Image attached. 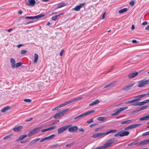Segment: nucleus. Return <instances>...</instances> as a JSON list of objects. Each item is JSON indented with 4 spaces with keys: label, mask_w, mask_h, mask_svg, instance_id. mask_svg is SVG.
<instances>
[{
    "label": "nucleus",
    "mask_w": 149,
    "mask_h": 149,
    "mask_svg": "<svg viewBox=\"0 0 149 149\" xmlns=\"http://www.w3.org/2000/svg\"><path fill=\"white\" fill-rule=\"evenodd\" d=\"M10 62L11 63V66L12 68H15L16 62L15 59L11 58L10 60Z\"/></svg>",
    "instance_id": "obj_18"
},
{
    "label": "nucleus",
    "mask_w": 149,
    "mask_h": 149,
    "mask_svg": "<svg viewBox=\"0 0 149 149\" xmlns=\"http://www.w3.org/2000/svg\"><path fill=\"white\" fill-rule=\"evenodd\" d=\"M149 83V79L145 80L143 79L138 81V86L141 88L144 86Z\"/></svg>",
    "instance_id": "obj_1"
},
{
    "label": "nucleus",
    "mask_w": 149,
    "mask_h": 149,
    "mask_svg": "<svg viewBox=\"0 0 149 149\" xmlns=\"http://www.w3.org/2000/svg\"><path fill=\"white\" fill-rule=\"evenodd\" d=\"M134 3L135 2L133 1H132L129 3V4L131 5L132 6H134Z\"/></svg>",
    "instance_id": "obj_49"
},
{
    "label": "nucleus",
    "mask_w": 149,
    "mask_h": 149,
    "mask_svg": "<svg viewBox=\"0 0 149 149\" xmlns=\"http://www.w3.org/2000/svg\"><path fill=\"white\" fill-rule=\"evenodd\" d=\"M134 84V83H131L129 85L125 86L123 88V89L125 91H127L130 89L133 86Z\"/></svg>",
    "instance_id": "obj_13"
},
{
    "label": "nucleus",
    "mask_w": 149,
    "mask_h": 149,
    "mask_svg": "<svg viewBox=\"0 0 149 149\" xmlns=\"http://www.w3.org/2000/svg\"><path fill=\"white\" fill-rule=\"evenodd\" d=\"M113 139H112L105 143L102 147L104 148V149L107 148L111 146V144L115 142Z\"/></svg>",
    "instance_id": "obj_3"
},
{
    "label": "nucleus",
    "mask_w": 149,
    "mask_h": 149,
    "mask_svg": "<svg viewBox=\"0 0 149 149\" xmlns=\"http://www.w3.org/2000/svg\"><path fill=\"white\" fill-rule=\"evenodd\" d=\"M149 135V132L148 131L146 132H144V133H143V134H142V136H145L147 135Z\"/></svg>",
    "instance_id": "obj_50"
},
{
    "label": "nucleus",
    "mask_w": 149,
    "mask_h": 149,
    "mask_svg": "<svg viewBox=\"0 0 149 149\" xmlns=\"http://www.w3.org/2000/svg\"><path fill=\"white\" fill-rule=\"evenodd\" d=\"M149 102V99L146 100L144 101L139 102V106L143 105Z\"/></svg>",
    "instance_id": "obj_29"
},
{
    "label": "nucleus",
    "mask_w": 149,
    "mask_h": 149,
    "mask_svg": "<svg viewBox=\"0 0 149 149\" xmlns=\"http://www.w3.org/2000/svg\"><path fill=\"white\" fill-rule=\"evenodd\" d=\"M106 13L105 12H104V13L103 14V15L102 16V19H104L105 18V15L106 14Z\"/></svg>",
    "instance_id": "obj_62"
},
{
    "label": "nucleus",
    "mask_w": 149,
    "mask_h": 149,
    "mask_svg": "<svg viewBox=\"0 0 149 149\" xmlns=\"http://www.w3.org/2000/svg\"><path fill=\"white\" fill-rule=\"evenodd\" d=\"M23 46H24V45H23V44H19V45H17V47L18 48H19Z\"/></svg>",
    "instance_id": "obj_59"
},
{
    "label": "nucleus",
    "mask_w": 149,
    "mask_h": 149,
    "mask_svg": "<svg viewBox=\"0 0 149 149\" xmlns=\"http://www.w3.org/2000/svg\"><path fill=\"white\" fill-rule=\"evenodd\" d=\"M59 120H55V121H54V122L52 123V125H55V124L58 123L59 122Z\"/></svg>",
    "instance_id": "obj_52"
},
{
    "label": "nucleus",
    "mask_w": 149,
    "mask_h": 149,
    "mask_svg": "<svg viewBox=\"0 0 149 149\" xmlns=\"http://www.w3.org/2000/svg\"><path fill=\"white\" fill-rule=\"evenodd\" d=\"M12 136V134H10V135H7L5 137H4L3 138V139L4 140H5V139H7L8 138H10V137Z\"/></svg>",
    "instance_id": "obj_41"
},
{
    "label": "nucleus",
    "mask_w": 149,
    "mask_h": 149,
    "mask_svg": "<svg viewBox=\"0 0 149 149\" xmlns=\"http://www.w3.org/2000/svg\"><path fill=\"white\" fill-rule=\"evenodd\" d=\"M117 132L116 130H111L105 133H104L105 136L111 133H115Z\"/></svg>",
    "instance_id": "obj_27"
},
{
    "label": "nucleus",
    "mask_w": 149,
    "mask_h": 149,
    "mask_svg": "<svg viewBox=\"0 0 149 149\" xmlns=\"http://www.w3.org/2000/svg\"><path fill=\"white\" fill-rule=\"evenodd\" d=\"M64 51L63 49H62L61 52H60V55L62 56V55H63V53L64 52Z\"/></svg>",
    "instance_id": "obj_57"
},
{
    "label": "nucleus",
    "mask_w": 149,
    "mask_h": 149,
    "mask_svg": "<svg viewBox=\"0 0 149 149\" xmlns=\"http://www.w3.org/2000/svg\"><path fill=\"white\" fill-rule=\"evenodd\" d=\"M106 117H99L97 118V120L98 121H103L106 119Z\"/></svg>",
    "instance_id": "obj_30"
},
{
    "label": "nucleus",
    "mask_w": 149,
    "mask_h": 149,
    "mask_svg": "<svg viewBox=\"0 0 149 149\" xmlns=\"http://www.w3.org/2000/svg\"><path fill=\"white\" fill-rule=\"evenodd\" d=\"M93 119L92 118L90 120H89L87 121V123L88 124H90L93 122Z\"/></svg>",
    "instance_id": "obj_45"
},
{
    "label": "nucleus",
    "mask_w": 149,
    "mask_h": 149,
    "mask_svg": "<svg viewBox=\"0 0 149 149\" xmlns=\"http://www.w3.org/2000/svg\"><path fill=\"white\" fill-rule=\"evenodd\" d=\"M59 16V15H56L54 16H53L52 17V20L55 21L57 19L58 17Z\"/></svg>",
    "instance_id": "obj_38"
},
{
    "label": "nucleus",
    "mask_w": 149,
    "mask_h": 149,
    "mask_svg": "<svg viewBox=\"0 0 149 149\" xmlns=\"http://www.w3.org/2000/svg\"><path fill=\"white\" fill-rule=\"evenodd\" d=\"M136 102V100L135 99L133 100H130L128 101L126 103L127 104H131L132 103H133L134 102Z\"/></svg>",
    "instance_id": "obj_40"
},
{
    "label": "nucleus",
    "mask_w": 149,
    "mask_h": 149,
    "mask_svg": "<svg viewBox=\"0 0 149 149\" xmlns=\"http://www.w3.org/2000/svg\"><path fill=\"white\" fill-rule=\"evenodd\" d=\"M101 136H102V137L105 136L104 132H100L95 133L92 136V137L95 138Z\"/></svg>",
    "instance_id": "obj_11"
},
{
    "label": "nucleus",
    "mask_w": 149,
    "mask_h": 149,
    "mask_svg": "<svg viewBox=\"0 0 149 149\" xmlns=\"http://www.w3.org/2000/svg\"><path fill=\"white\" fill-rule=\"evenodd\" d=\"M59 108H58V106L57 107H55L53 109H52V111H54L56 110H57Z\"/></svg>",
    "instance_id": "obj_61"
},
{
    "label": "nucleus",
    "mask_w": 149,
    "mask_h": 149,
    "mask_svg": "<svg viewBox=\"0 0 149 149\" xmlns=\"http://www.w3.org/2000/svg\"><path fill=\"white\" fill-rule=\"evenodd\" d=\"M10 109V107L7 106L2 108L1 111L2 112H5Z\"/></svg>",
    "instance_id": "obj_23"
},
{
    "label": "nucleus",
    "mask_w": 149,
    "mask_h": 149,
    "mask_svg": "<svg viewBox=\"0 0 149 149\" xmlns=\"http://www.w3.org/2000/svg\"><path fill=\"white\" fill-rule=\"evenodd\" d=\"M36 3V2L35 0H28L27 2H26V4L28 6H33Z\"/></svg>",
    "instance_id": "obj_12"
},
{
    "label": "nucleus",
    "mask_w": 149,
    "mask_h": 149,
    "mask_svg": "<svg viewBox=\"0 0 149 149\" xmlns=\"http://www.w3.org/2000/svg\"><path fill=\"white\" fill-rule=\"evenodd\" d=\"M24 101L27 102H31V100L30 99H25L24 100Z\"/></svg>",
    "instance_id": "obj_43"
},
{
    "label": "nucleus",
    "mask_w": 149,
    "mask_h": 149,
    "mask_svg": "<svg viewBox=\"0 0 149 149\" xmlns=\"http://www.w3.org/2000/svg\"><path fill=\"white\" fill-rule=\"evenodd\" d=\"M100 102V101L98 99H97L94 101L92 102L91 103H90L89 104V106H91L93 105H96L98 104Z\"/></svg>",
    "instance_id": "obj_20"
},
{
    "label": "nucleus",
    "mask_w": 149,
    "mask_h": 149,
    "mask_svg": "<svg viewBox=\"0 0 149 149\" xmlns=\"http://www.w3.org/2000/svg\"><path fill=\"white\" fill-rule=\"evenodd\" d=\"M129 133L128 132L121 131L118 132L117 133L115 134L114 136L115 137H118L119 136L122 137L128 136L129 134Z\"/></svg>",
    "instance_id": "obj_2"
},
{
    "label": "nucleus",
    "mask_w": 149,
    "mask_h": 149,
    "mask_svg": "<svg viewBox=\"0 0 149 149\" xmlns=\"http://www.w3.org/2000/svg\"><path fill=\"white\" fill-rule=\"evenodd\" d=\"M55 136V135L54 134H53L52 135H51L49 136L46 137L45 139L46 140H49V139H52Z\"/></svg>",
    "instance_id": "obj_36"
},
{
    "label": "nucleus",
    "mask_w": 149,
    "mask_h": 149,
    "mask_svg": "<svg viewBox=\"0 0 149 149\" xmlns=\"http://www.w3.org/2000/svg\"><path fill=\"white\" fill-rule=\"evenodd\" d=\"M149 119V114L146 116L140 118L139 119V120L140 121L144 120H148Z\"/></svg>",
    "instance_id": "obj_31"
},
{
    "label": "nucleus",
    "mask_w": 149,
    "mask_h": 149,
    "mask_svg": "<svg viewBox=\"0 0 149 149\" xmlns=\"http://www.w3.org/2000/svg\"><path fill=\"white\" fill-rule=\"evenodd\" d=\"M78 129V127L77 126H73L68 128V131L71 133H74Z\"/></svg>",
    "instance_id": "obj_10"
},
{
    "label": "nucleus",
    "mask_w": 149,
    "mask_h": 149,
    "mask_svg": "<svg viewBox=\"0 0 149 149\" xmlns=\"http://www.w3.org/2000/svg\"><path fill=\"white\" fill-rule=\"evenodd\" d=\"M85 4V3H80L79 5L77 6L74 8H73L72 10H76L77 11H79L80 9Z\"/></svg>",
    "instance_id": "obj_14"
},
{
    "label": "nucleus",
    "mask_w": 149,
    "mask_h": 149,
    "mask_svg": "<svg viewBox=\"0 0 149 149\" xmlns=\"http://www.w3.org/2000/svg\"><path fill=\"white\" fill-rule=\"evenodd\" d=\"M141 125V124L132 125L130 126H128L127 127H125V130H128L133 129L140 126Z\"/></svg>",
    "instance_id": "obj_9"
},
{
    "label": "nucleus",
    "mask_w": 149,
    "mask_h": 149,
    "mask_svg": "<svg viewBox=\"0 0 149 149\" xmlns=\"http://www.w3.org/2000/svg\"><path fill=\"white\" fill-rule=\"evenodd\" d=\"M40 139L39 138H38L32 140V141H31L30 142V145L33 144L37 142L38 141H39V140Z\"/></svg>",
    "instance_id": "obj_32"
},
{
    "label": "nucleus",
    "mask_w": 149,
    "mask_h": 149,
    "mask_svg": "<svg viewBox=\"0 0 149 149\" xmlns=\"http://www.w3.org/2000/svg\"><path fill=\"white\" fill-rule=\"evenodd\" d=\"M116 82V81H114L113 82H112L111 83L105 86L104 87V88H107L111 87L112 86H114L115 85Z\"/></svg>",
    "instance_id": "obj_19"
},
{
    "label": "nucleus",
    "mask_w": 149,
    "mask_h": 149,
    "mask_svg": "<svg viewBox=\"0 0 149 149\" xmlns=\"http://www.w3.org/2000/svg\"><path fill=\"white\" fill-rule=\"evenodd\" d=\"M146 95V94H145L139 95L136 96L135 97L136 98L135 99L136 102L140 100L141 98L145 96Z\"/></svg>",
    "instance_id": "obj_16"
},
{
    "label": "nucleus",
    "mask_w": 149,
    "mask_h": 149,
    "mask_svg": "<svg viewBox=\"0 0 149 149\" xmlns=\"http://www.w3.org/2000/svg\"><path fill=\"white\" fill-rule=\"evenodd\" d=\"M56 127V126H54L52 127H51L49 128H48L49 130H52L55 129Z\"/></svg>",
    "instance_id": "obj_47"
},
{
    "label": "nucleus",
    "mask_w": 149,
    "mask_h": 149,
    "mask_svg": "<svg viewBox=\"0 0 149 149\" xmlns=\"http://www.w3.org/2000/svg\"><path fill=\"white\" fill-rule=\"evenodd\" d=\"M61 116L60 113H57L54 116V118H56L58 117H60Z\"/></svg>",
    "instance_id": "obj_39"
},
{
    "label": "nucleus",
    "mask_w": 149,
    "mask_h": 149,
    "mask_svg": "<svg viewBox=\"0 0 149 149\" xmlns=\"http://www.w3.org/2000/svg\"><path fill=\"white\" fill-rule=\"evenodd\" d=\"M127 10L128 9L127 8H125L120 10L119 11V13H122L124 12L127 11Z\"/></svg>",
    "instance_id": "obj_33"
},
{
    "label": "nucleus",
    "mask_w": 149,
    "mask_h": 149,
    "mask_svg": "<svg viewBox=\"0 0 149 149\" xmlns=\"http://www.w3.org/2000/svg\"><path fill=\"white\" fill-rule=\"evenodd\" d=\"M33 22V21H29L27 22H26V23H25L24 24L25 25H27L28 24H29L31 23H32Z\"/></svg>",
    "instance_id": "obj_58"
},
{
    "label": "nucleus",
    "mask_w": 149,
    "mask_h": 149,
    "mask_svg": "<svg viewBox=\"0 0 149 149\" xmlns=\"http://www.w3.org/2000/svg\"><path fill=\"white\" fill-rule=\"evenodd\" d=\"M39 131L40 130L39 127L35 128L29 131V133L27 134V136H32L33 135L35 134L38 133Z\"/></svg>",
    "instance_id": "obj_6"
},
{
    "label": "nucleus",
    "mask_w": 149,
    "mask_h": 149,
    "mask_svg": "<svg viewBox=\"0 0 149 149\" xmlns=\"http://www.w3.org/2000/svg\"><path fill=\"white\" fill-rule=\"evenodd\" d=\"M69 109H64L62 110L61 111H60L59 113L61 116L63 115H64L65 113L66 112H67L68 111H69Z\"/></svg>",
    "instance_id": "obj_24"
},
{
    "label": "nucleus",
    "mask_w": 149,
    "mask_h": 149,
    "mask_svg": "<svg viewBox=\"0 0 149 149\" xmlns=\"http://www.w3.org/2000/svg\"><path fill=\"white\" fill-rule=\"evenodd\" d=\"M58 146V145L57 144H53L52 146H50L49 148H53L55 147Z\"/></svg>",
    "instance_id": "obj_44"
},
{
    "label": "nucleus",
    "mask_w": 149,
    "mask_h": 149,
    "mask_svg": "<svg viewBox=\"0 0 149 149\" xmlns=\"http://www.w3.org/2000/svg\"><path fill=\"white\" fill-rule=\"evenodd\" d=\"M66 6V4L65 3H62L58 5L57 8H60Z\"/></svg>",
    "instance_id": "obj_35"
},
{
    "label": "nucleus",
    "mask_w": 149,
    "mask_h": 149,
    "mask_svg": "<svg viewBox=\"0 0 149 149\" xmlns=\"http://www.w3.org/2000/svg\"><path fill=\"white\" fill-rule=\"evenodd\" d=\"M69 103H68V101H67L64 103H63V104H62L60 105H59L58 106V108H60L62 107H63L64 106H65L67 104H69Z\"/></svg>",
    "instance_id": "obj_34"
},
{
    "label": "nucleus",
    "mask_w": 149,
    "mask_h": 149,
    "mask_svg": "<svg viewBox=\"0 0 149 149\" xmlns=\"http://www.w3.org/2000/svg\"><path fill=\"white\" fill-rule=\"evenodd\" d=\"M128 108V107H123V108H121L118 110V109H117V111L116 112L112 114L111 115V116H116L118 115L121 111L124 110L125 109H127Z\"/></svg>",
    "instance_id": "obj_8"
},
{
    "label": "nucleus",
    "mask_w": 149,
    "mask_h": 149,
    "mask_svg": "<svg viewBox=\"0 0 149 149\" xmlns=\"http://www.w3.org/2000/svg\"><path fill=\"white\" fill-rule=\"evenodd\" d=\"M45 15L43 14H40L34 16H26L25 17L26 19H38L40 18L44 17Z\"/></svg>",
    "instance_id": "obj_7"
},
{
    "label": "nucleus",
    "mask_w": 149,
    "mask_h": 149,
    "mask_svg": "<svg viewBox=\"0 0 149 149\" xmlns=\"http://www.w3.org/2000/svg\"><path fill=\"white\" fill-rule=\"evenodd\" d=\"M134 145H136L137 146H138V142L137 141H133L131 143L129 144L128 145V146H133Z\"/></svg>",
    "instance_id": "obj_26"
},
{
    "label": "nucleus",
    "mask_w": 149,
    "mask_h": 149,
    "mask_svg": "<svg viewBox=\"0 0 149 149\" xmlns=\"http://www.w3.org/2000/svg\"><path fill=\"white\" fill-rule=\"evenodd\" d=\"M95 111L94 110H93L90 111H88L85 113L81 114L74 118L75 119H77L79 118L84 117L85 116L87 115L90 113H93Z\"/></svg>",
    "instance_id": "obj_5"
},
{
    "label": "nucleus",
    "mask_w": 149,
    "mask_h": 149,
    "mask_svg": "<svg viewBox=\"0 0 149 149\" xmlns=\"http://www.w3.org/2000/svg\"><path fill=\"white\" fill-rule=\"evenodd\" d=\"M45 140H46V139L45 138H45H43V139H41L40 141V142L41 143Z\"/></svg>",
    "instance_id": "obj_64"
},
{
    "label": "nucleus",
    "mask_w": 149,
    "mask_h": 149,
    "mask_svg": "<svg viewBox=\"0 0 149 149\" xmlns=\"http://www.w3.org/2000/svg\"><path fill=\"white\" fill-rule=\"evenodd\" d=\"M142 110L141 109V107H140V108L138 109H137L136 110V111H133V112H139V111H140L141 110Z\"/></svg>",
    "instance_id": "obj_53"
},
{
    "label": "nucleus",
    "mask_w": 149,
    "mask_h": 149,
    "mask_svg": "<svg viewBox=\"0 0 149 149\" xmlns=\"http://www.w3.org/2000/svg\"><path fill=\"white\" fill-rule=\"evenodd\" d=\"M136 102L132 104V105L134 106H139V102Z\"/></svg>",
    "instance_id": "obj_48"
},
{
    "label": "nucleus",
    "mask_w": 149,
    "mask_h": 149,
    "mask_svg": "<svg viewBox=\"0 0 149 149\" xmlns=\"http://www.w3.org/2000/svg\"><path fill=\"white\" fill-rule=\"evenodd\" d=\"M74 143V142H72V143H69L68 144H67L66 146H65L66 147H70L71 146H72Z\"/></svg>",
    "instance_id": "obj_42"
},
{
    "label": "nucleus",
    "mask_w": 149,
    "mask_h": 149,
    "mask_svg": "<svg viewBox=\"0 0 149 149\" xmlns=\"http://www.w3.org/2000/svg\"><path fill=\"white\" fill-rule=\"evenodd\" d=\"M138 74V72L135 71L134 72L130 73L128 76L129 78H133L137 76Z\"/></svg>",
    "instance_id": "obj_15"
},
{
    "label": "nucleus",
    "mask_w": 149,
    "mask_h": 149,
    "mask_svg": "<svg viewBox=\"0 0 149 149\" xmlns=\"http://www.w3.org/2000/svg\"><path fill=\"white\" fill-rule=\"evenodd\" d=\"M79 131L82 132H84V129L82 128H80L79 129Z\"/></svg>",
    "instance_id": "obj_54"
},
{
    "label": "nucleus",
    "mask_w": 149,
    "mask_h": 149,
    "mask_svg": "<svg viewBox=\"0 0 149 149\" xmlns=\"http://www.w3.org/2000/svg\"><path fill=\"white\" fill-rule=\"evenodd\" d=\"M97 125V124H91L90 125V127H92L93 126H95L96 125Z\"/></svg>",
    "instance_id": "obj_55"
},
{
    "label": "nucleus",
    "mask_w": 149,
    "mask_h": 149,
    "mask_svg": "<svg viewBox=\"0 0 149 149\" xmlns=\"http://www.w3.org/2000/svg\"><path fill=\"white\" fill-rule=\"evenodd\" d=\"M82 98V97H77V98H75L73 100H71L68 101V103H69V104L72 103V102L76 101H78V100H80Z\"/></svg>",
    "instance_id": "obj_25"
},
{
    "label": "nucleus",
    "mask_w": 149,
    "mask_h": 149,
    "mask_svg": "<svg viewBox=\"0 0 149 149\" xmlns=\"http://www.w3.org/2000/svg\"><path fill=\"white\" fill-rule=\"evenodd\" d=\"M33 120V118H30L29 119H27L26 120V122H29Z\"/></svg>",
    "instance_id": "obj_60"
},
{
    "label": "nucleus",
    "mask_w": 149,
    "mask_h": 149,
    "mask_svg": "<svg viewBox=\"0 0 149 149\" xmlns=\"http://www.w3.org/2000/svg\"><path fill=\"white\" fill-rule=\"evenodd\" d=\"M22 126H19L14 127L13 128V130L15 132H18L22 129Z\"/></svg>",
    "instance_id": "obj_17"
},
{
    "label": "nucleus",
    "mask_w": 149,
    "mask_h": 149,
    "mask_svg": "<svg viewBox=\"0 0 149 149\" xmlns=\"http://www.w3.org/2000/svg\"><path fill=\"white\" fill-rule=\"evenodd\" d=\"M48 130H49L48 129V128H47V129H44V130H42L41 131V132H46V131H48Z\"/></svg>",
    "instance_id": "obj_56"
},
{
    "label": "nucleus",
    "mask_w": 149,
    "mask_h": 149,
    "mask_svg": "<svg viewBox=\"0 0 149 149\" xmlns=\"http://www.w3.org/2000/svg\"><path fill=\"white\" fill-rule=\"evenodd\" d=\"M38 58V55L37 54H34V60L33 62L36 63H37Z\"/></svg>",
    "instance_id": "obj_28"
},
{
    "label": "nucleus",
    "mask_w": 149,
    "mask_h": 149,
    "mask_svg": "<svg viewBox=\"0 0 149 149\" xmlns=\"http://www.w3.org/2000/svg\"><path fill=\"white\" fill-rule=\"evenodd\" d=\"M22 65V63L21 62H18L15 65V68H18L21 66Z\"/></svg>",
    "instance_id": "obj_37"
},
{
    "label": "nucleus",
    "mask_w": 149,
    "mask_h": 149,
    "mask_svg": "<svg viewBox=\"0 0 149 149\" xmlns=\"http://www.w3.org/2000/svg\"><path fill=\"white\" fill-rule=\"evenodd\" d=\"M27 136L26 135L24 134L23 135L20 136L16 140V141H21L23 139H24Z\"/></svg>",
    "instance_id": "obj_22"
},
{
    "label": "nucleus",
    "mask_w": 149,
    "mask_h": 149,
    "mask_svg": "<svg viewBox=\"0 0 149 149\" xmlns=\"http://www.w3.org/2000/svg\"><path fill=\"white\" fill-rule=\"evenodd\" d=\"M147 144H148V143L146 139L141 141L140 142H138V146H143Z\"/></svg>",
    "instance_id": "obj_21"
},
{
    "label": "nucleus",
    "mask_w": 149,
    "mask_h": 149,
    "mask_svg": "<svg viewBox=\"0 0 149 149\" xmlns=\"http://www.w3.org/2000/svg\"><path fill=\"white\" fill-rule=\"evenodd\" d=\"M71 125H69L59 128L58 130V134H60L62 133L64 131L67 130L71 127Z\"/></svg>",
    "instance_id": "obj_4"
},
{
    "label": "nucleus",
    "mask_w": 149,
    "mask_h": 149,
    "mask_svg": "<svg viewBox=\"0 0 149 149\" xmlns=\"http://www.w3.org/2000/svg\"><path fill=\"white\" fill-rule=\"evenodd\" d=\"M27 53V51L26 50H22L21 52V53L22 54H24Z\"/></svg>",
    "instance_id": "obj_46"
},
{
    "label": "nucleus",
    "mask_w": 149,
    "mask_h": 149,
    "mask_svg": "<svg viewBox=\"0 0 149 149\" xmlns=\"http://www.w3.org/2000/svg\"><path fill=\"white\" fill-rule=\"evenodd\" d=\"M148 106L147 105L142 106V107H141V109L142 110L145 109H146L148 107Z\"/></svg>",
    "instance_id": "obj_51"
},
{
    "label": "nucleus",
    "mask_w": 149,
    "mask_h": 149,
    "mask_svg": "<svg viewBox=\"0 0 149 149\" xmlns=\"http://www.w3.org/2000/svg\"><path fill=\"white\" fill-rule=\"evenodd\" d=\"M148 22L147 21H145L144 22H143L142 23V25H145L146 24H148Z\"/></svg>",
    "instance_id": "obj_63"
}]
</instances>
